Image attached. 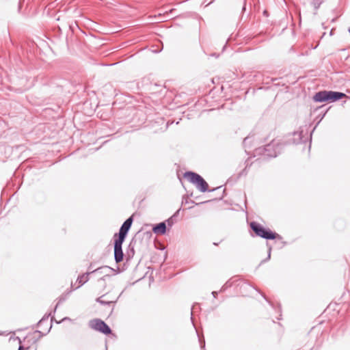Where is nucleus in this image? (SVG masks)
<instances>
[{
  "mask_svg": "<svg viewBox=\"0 0 350 350\" xmlns=\"http://www.w3.org/2000/svg\"><path fill=\"white\" fill-rule=\"evenodd\" d=\"M184 177L191 183H192L199 191L202 192H205L208 191V185L205 181V180L199 174L193 172H187L184 174ZM216 191L218 192V194L221 193V197L226 196V188L223 186H219L212 189H210L209 191Z\"/></svg>",
  "mask_w": 350,
  "mask_h": 350,
  "instance_id": "nucleus-1",
  "label": "nucleus"
},
{
  "mask_svg": "<svg viewBox=\"0 0 350 350\" xmlns=\"http://www.w3.org/2000/svg\"><path fill=\"white\" fill-rule=\"evenodd\" d=\"M344 93L333 91H320L314 96L316 102L336 101L345 97Z\"/></svg>",
  "mask_w": 350,
  "mask_h": 350,
  "instance_id": "nucleus-2",
  "label": "nucleus"
},
{
  "mask_svg": "<svg viewBox=\"0 0 350 350\" xmlns=\"http://www.w3.org/2000/svg\"><path fill=\"white\" fill-rule=\"evenodd\" d=\"M282 145L279 140H273L270 144L265 146L263 148H258V152L263 154L268 157H275L281 152Z\"/></svg>",
  "mask_w": 350,
  "mask_h": 350,
  "instance_id": "nucleus-3",
  "label": "nucleus"
},
{
  "mask_svg": "<svg viewBox=\"0 0 350 350\" xmlns=\"http://www.w3.org/2000/svg\"><path fill=\"white\" fill-rule=\"evenodd\" d=\"M250 227L257 236L266 239H274L278 236L276 233L265 229L261 224L255 221L251 222Z\"/></svg>",
  "mask_w": 350,
  "mask_h": 350,
  "instance_id": "nucleus-4",
  "label": "nucleus"
},
{
  "mask_svg": "<svg viewBox=\"0 0 350 350\" xmlns=\"http://www.w3.org/2000/svg\"><path fill=\"white\" fill-rule=\"evenodd\" d=\"M89 325L93 329L99 331L103 334H108L111 333V329L109 326L100 319L90 321Z\"/></svg>",
  "mask_w": 350,
  "mask_h": 350,
  "instance_id": "nucleus-5",
  "label": "nucleus"
},
{
  "mask_svg": "<svg viewBox=\"0 0 350 350\" xmlns=\"http://www.w3.org/2000/svg\"><path fill=\"white\" fill-rule=\"evenodd\" d=\"M133 223V217H130L128 218L122 225L120 232L118 234L117 239L124 241L125 237L127 234L128 231L129 230L131 225ZM115 237H117V234L115 235Z\"/></svg>",
  "mask_w": 350,
  "mask_h": 350,
  "instance_id": "nucleus-6",
  "label": "nucleus"
},
{
  "mask_svg": "<svg viewBox=\"0 0 350 350\" xmlns=\"http://www.w3.org/2000/svg\"><path fill=\"white\" fill-rule=\"evenodd\" d=\"M124 241L116 239L114 241V256L117 262H121L123 259L122 245Z\"/></svg>",
  "mask_w": 350,
  "mask_h": 350,
  "instance_id": "nucleus-7",
  "label": "nucleus"
},
{
  "mask_svg": "<svg viewBox=\"0 0 350 350\" xmlns=\"http://www.w3.org/2000/svg\"><path fill=\"white\" fill-rule=\"evenodd\" d=\"M202 202H195L191 198H184L181 202V206L183 209H190L195 205H198Z\"/></svg>",
  "mask_w": 350,
  "mask_h": 350,
  "instance_id": "nucleus-8",
  "label": "nucleus"
},
{
  "mask_svg": "<svg viewBox=\"0 0 350 350\" xmlns=\"http://www.w3.org/2000/svg\"><path fill=\"white\" fill-rule=\"evenodd\" d=\"M153 232L155 234H164L166 232V226L164 222H161L157 225H156L152 228Z\"/></svg>",
  "mask_w": 350,
  "mask_h": 350,
  "instance_id": "nucleus-9",
  "label": "nucleus"
},
{
  "mask_svg": "<svg viewBox=\"0 0 350 350\" xmlns=\"http://www.w3.org/2000/svg\"><path fill=\"white\" fill-rule=\"evenodd\" d=\"M88 275L89 273H85L78 277L76 282L78 283V285L75 287V288H78L88 280Z\"/></svg>",
  "mask_w": 350,
  "mask_h": 350,
  "instance_id": "nucleus-10",
  "label": "nucleus"
},
{
  "mask_svg": "<svg viewBox=\"0 0 350 350\" xmlns=\"http://www.w3.org/2000/svg\"><path fill=\"white\" fill-rule=\"evenodd\" d=\"M271 247H269V250H268V258L269 259L270 257H271Z\"/></svg>",
  "mask_w": 350,
  "mask_h": 350,
  "instance_id": "nucleus-11",
  "label": "nucleus"
},
{
  "mask_svg": "<svg viewBox=\"0 0 350 350\" xmlns=\"http://www.w3.org/2000/svg\"><path fill=\"white\" fill-rule=\"evenodd\" d=\"M98 301H99L100 303H103V301L102 300V297L98 298Z\"/></svg>",
  "mask_w": 350,
  "mask_h": 350,
  "instance_id": "nucleus-12",
  "label": "nucleus"
},
{
  "mask_svg": "<svg viewBox=\"0 0 350 350\" xmlns=\"http://www.w3.org/2000/svg\"><path fill=\"white\" fill-rule=\"evenodd\" d=\"M18 350H24L23 346L20 345Z\"/></svg>",
  "mask_w": 350,
  "mask_h": 350,
  "instance_id": "nucleus-13",
  "label": "nucleus"
},
{
  "mask_svg": "<svg viewBox=\"0 0 350 350\" xmlns=\"http://www.w3.org/2000/svg\"><path fill=\"white\" fill-rule=\"evenodd\" d=\"M65 320H69V321H70V319L69 318H64V319H63V321H65Z\"/></svg>",
  "mask_w": 350,
  "mask_h": 350,
  "instance_id": "nucleus-14",
  "label": "nucleus"
},
{
  "mask_svg": "<svg viewBox=\"0 0 350 350\" xmlns=\"http://www.w3.org/2000/svg\"><path fill=\"white\" fill-rule=\"evenodd\" d=\"M98 271H99V269H97L94 270L93 272H97Z\"/></svg>",
  "mask_w": 350,
  "mask_h": 350,
  "instance_id": "nucleus-15",
  "label": "nucleus"
},
{
  "mask_svg": "<svg viewBox=\"0 0 350 350\" xmlns=\"http://www.w3.org/2000/svg\"><path fill=\"white\" fill-rule=\"evenodd\" d=\"M215 294H217V293H216V292H215V291H213V295L214 296H215Z\"/></svg>",
  "mask_w": 350,
  "mask_h": 350,
  "instance_id": "nucleus-16",
  "label": "nucleus"
},
{
  "mask_svg": "<svg viewBox=\"0 0 350 350\" xmlns=\"http://www.w3.org/2000/svg\"><path fill=\"white\" fill-rule=\"evenodd\" d=\"M264 14H267V11H264Z\"/></svg>",
  "mask_w": 350,
  "mask_h": 350,
  "instance_id": "nucleus-17",
  "label": "nucleus"
},
{
  "mask_svg": "<svg viewBox=\"0 0 350 350\" xmlns=\"http://www.w3.org/2000/svg\"><path fill=\"white\" fill-rule=\"evenodd\" d=\"M1 334H2V333L0 332V335H1Z\"/></svg>",
  "mask_w": 350,
  "mask_h": 350,
  "instance_id": "nucleus-18",
  "label": "nucleus"
}]
</instances>
